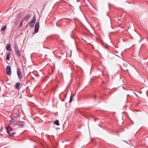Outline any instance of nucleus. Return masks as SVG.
I'll return each instance as SVG.
<instances>
[{
  "label": "nucleus",
  "mask_w": 148,
  "mask_h": 148,
  "mask_svg": "<svg viewBox=\"0 0 148 148\" xmlns=\"http://www.w3.org/2000/svg\"><path fill=\"white\" fill-rule=\"evenodd\" d=\"M12 117H11V119L12 120V119H16L17 117L19 116L18 114V112H16V113H13L12 114Z\"/></svg>",
  "instance_id": "39448f33"
},
{
  "label": "nucleus",
  "mask_w": 148,
  "mask_h": 148,
  "mask_svg": "<svg viewBox=\"0 0 148 148\" xmlns=\"http://www.w3.org/2000/svg\"><path fill=\"white\" fill-rule=\"evenodd\" d=\"M20 85V83L19 82H17L16 84V88L17 89L19 88V87Z\"/></svg>",
  "instance_id": "f8f14e48"
},
{
  "label": "nucleus",
  "mask_w": 148,
  "mask_h": 148,
  "mask_svg": "<svg viewBox=\"0 0 148 148\" xmlns=\"http://www.w3.org/2000/svg\"><path fill=\"white\" fill-rule=\"evenodd\" d=\"M54 123L57 125H59V122L58 120H56Z\"/></svg>",
  "instance_id": "ddd939ff"
},
{
  "label": "nucleus",
  "mask_w": 148,
  "mask_h": 148,
  "mask_svg": "<svg viewBox=\"0 0 148 148\" xmlns=\"http://www.w3.org/2000/svg\"><path fill=\"white\" fill-rule=\"evenodd\" d=\"M39 26V22H36L35 26L34 32L37 33L38 30Z\"/></svg>",
  "instance_id": "20e7f679"
},
{
  "label": "nucleus",
  "mask_w": 148,
  "mask_h": 148,
  "mask_svg": "<svg viewBox=\"0 0 148 148\" xmlns=\"http://www.w3.org/2000/svg\"><path fill=\"white\" fill-rule=\"evenodd\" d=\"M7 131L9 136H13L16 134L13 132V129L11 127H7Z\"/></svg>",
  "instance_id": "f03ea898"
},
{
  "label": "nucleus",
  "mask_w": 148,
  "mask_h": 148,
  "mask_svg": "<svg viewBox=\"0 0 148 148\" xmlns=\"http://www.w3.org/2000/svg\"><path fill=\"white\" fill-rule=\"evenodd\" d=\"M73 99V96H71L70 97V100L69 101V103H70L71 102V101H72Z\"/></svg>",
  "instance_id": "dca6fc26"
},
{
  "label": "nucleus",
  "mask_w": 148,
  "mask_h": 148,
  "mask_svg": "<svg viewBox=\"0 0 148 148\" xmlns=\"http://www.w3.org/2000/svg\"><path fill=\"white\" fill-rule=\"evenodd\" d=\"M9 122L11 125L13 127L18 125L20 126L21 127H23L24 126L23 122L18 121L16 119H12V120H10Z\"/></svg>",
  "instance_id": "f257e3e1"
},
{
  "label": "nucleus",
  "mask_w": 148,
  "mask_h": 148,
  "mask_svg": "<svg viewBox=\"0 0 148 148\" xmlns=\"http://www.w3.org/2000/svg\"><path fill=\"white\" fill-rule=\"evenodd\" d=\"M30 17V15L29 14H28L26 15L24 18V20H25L27 21H28L29 18Z\"/></svg>",
  "instance_id": "1a4fd4ad"
},
{
  "label": "nucleus",
  "mask_w": 148,
  "mask_h": 148,
  "mask_svg": "<svg viewBox=\"0 0 148 148\" xmlns=\"http://www.w3.org/2000/svg\"><path fill=\"white\" fill-rule=\"evenodd\" d=\"M6 49L8 51H11L10 46L9 45H7L6 47Z\"/></svg>",
  "instance_id": "9b49d317"
},
{
  "label": "nucleus",
  "mask_w": 148,
  "mask_h": 148,
  "mask_svg": "<svg viewBox=\"0 0 148 148\" xmlns=\"http://www.w3.org/2000/svg\"><path fill=\"white\" fill-rule=\"evenodd\" d=\"M17 72L19 79H21L22 77V75L21 70L19 69H17Z\"/></svg>",
  "instance_id": "423d86ee"
},
{
  "label": "nucleus",
  "mask_w": 148,
  "mask_h": 148,
  "mask_svg": "<svg viewBox=\"0 0 148 148\" xmlns=\"http://www.w3.org/2000/svg\"><path fill=\"white\" fill-rule=\"evenodd\" d=\"M15 51L16 54L18 57L21 56V52L18 49L17 47L16 46L14 47Z\"/></svg>",
  "instance_id": "7ed1b4c3"
},
{
  "label": "nucleus",
  "mask_w": 148,
  "mask_h": 148,
  "mask_svg": "<svg viewBox=\"0 0 148 148\" xmlns=\"http://www.w3.org/2000/svg\"><path fill=\"white\" fill-rule=\"evenodd\" d=\"M11 54L10 52H8L7 53L6 56V60L8 61L10 60V56Z\"/></svg>",
  "instance_id": "9d476101"
},
{
  "label": "nucleus",
  "mask_w": 148,
  "mask_h": 148,
  "mask_svg": "<svg viewBox=\"0 0 148 148\" xmlns=\"http://www.w3.org/2000/svg\"><path fill=\"white\" fill-rule=\"evenodd\" d=\"M35 15H34L32 21H30L29 22V25H30L31 27L33 26L36 21V19L35 18Z\"/></svg>",
  "instance_id": "0eeeda50"
},
{
  "label": "nucleus",
  "mask_w": 148,
  "mask_h": 148,
  "mask_svg": "<svg viewBox=\"0 0 148 148\" xmlns=\"http://www.w3.org/2000/svg\"><path fill=\"white\" fill-rule=\"evenodd\" d=\"M90 97L92 99H95L96 98V96L95 95H93L90 96Z\"/></svg>",
  "instance_id": "2eb2a0df"
},
{
  "label": "nucleus",
  "mask_w": 148,
  "mask_h": 148,
  "mask_svg": "<svg viewBox=\"0 0 148 148\" xmlns=\"http://www.w3.org/2000/svg\"><path fill=\"white\" fill-rule=\"evenodd\" d=\"M6 25L3 26L1 28V31H4L6 29Z\"/></svg>",
  "instance_id": "4468645a"
},
{
  "label": "nucleus",
  "mask_w": 148,
  "mask_h": 148,
  "mask_svg": "<svg viewBox=\"0 0 148 148\" xmlns=\"http://www.w3.org/2000/svg\"><path fill=\"white\" fill-rule=\"evenodd\" d=\"M93 8H94V9H95L97 11L98 10H97V8L96 7H93Z\"/></svg>",
  "instance_id": "a211bd4d"
},
{
  "label": "nucleus",
  "mask_w": 148,
  "mask_h": 148,
  "mask_svg": "<svg viewBox=\"0 0 148 148\" xmlns=\"http://www.w3.org/2000/svg\"><path fill=\"white\" fill-rule=\"evenodd\" d=\"M22 25V21H21V23L20 25H19V27H20V26H21Z\"/></svg>",
  "instance_id": "f3484780"
},
{
  "label": "nucleus",
  "mask_w": 148,
  "mask_h": 148,
  "mask_svg": "<svg viewBox=\"0 0 148 148\" xmlns=\"http://www.w3.org/2000/svg\"><path fill=\"white\" fill-rule=\"evenodd\" d=\"M6 71L8 75H9L11 74V69L10 66L9 65L7 66L6 69Z\"/></svg>",
  "instance_id": "6e6552de"
}]
</instances>
